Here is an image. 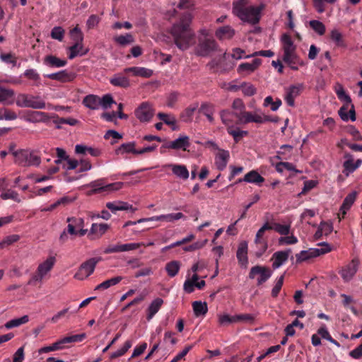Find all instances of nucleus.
I'll use <instances>...</instances> for the list:
<instances>
[{
	"label": "nucleus",
	"instance_id": "obj_1",
	"mask_svg": "<svg viewBox=\"0 0 362 362\" xmlns=\"http://www.w3.org/2000/svg\"><path fill=\"white\" fill-rule=\"evenodd\" d=\"M190 16H185L179 22L175 23L170 29L175 45L182 51L187 49L195 42V35L190 28Z\"/></svg>",
	"mask_w": 362,
	"mask_h": 362
},
{
	"label": "nucleus",
	"instance_id": "obj_2",
	"mask_svg": "<svg viewBox=\"0 0 362 362\" xmlns=\"http://www.w3.org/2000/svg\"><path fill=\"white\" fill-rule=\"evenodd\" d=\"M249 0H237L233 3V13L241 21L252 25H255L260 20V13L264 8L263 5L258 6H248Z\"/></svg>",
	"mask_w": 362,
	"mask_h": 362
},
{
	"label": "nucleus",
	"instance_id": "obj_3",
	"mask_svg": "<svg viewBox=\"0 0 362 362\" xmlns=\"http://www.w3.org/2000/svg\"><path fill=\"white\" fill-rule=\"evenodd\" d=\"M56 263L54 256H49L46 259L40 262L35 271L28 281L29 285L35 286L42 284L44 280L49 278V273Z\"/></svg>",
	"mask_w": 362,
	"mask_h": 362
},
{
	"label": "nucleus",
	"instance_id": "obj_4",
	"mask_svg": "<svg viewBox=\"0 0 362 362\" xmlns=\"http://www.w3.org/2000/svg\"><path fill=\"white\" fill-rule=\"evenodd\" d=\"M107 228H90L84 229L83 228H68L66 230H64L60 235V239L63 241L67 239V235L74 236H87L90 240H95L101 237L106 232Z\"/></svg>",
	"mask_w": 362,
	"mask_h": 362
},
{
	"label": "nucleus",
	"instance_id": "obj_5",
	"mask_svg": "<svg viewBox=\"0 0 362 362\" xmlns=\"http://www.w3.org/2000/svg\"><path fill=\"white\" fill-rule=\"evenodd\" d=\"M198 39L196 52L199 56L206 57L216 49V42L212 37H209L208 31L202 30Z\"/></svg>",
	"mask_w": 362,
	"mask_h": 362
},
{
	"label": "nucleus",
	"instance_id": "obj_6",
	"mask_svg": "<svg viewBox=\"0 0 362 362\" xmlns=\"http://www.w3.org/2000/svg\"><path fill=\"white\" fill-rule=\"evenodd\" d=\"M16 105L21 107H30L33 109H45L46 103L39 95L21 93L17 97Z\"/></svg>",
	"mask_w": 362,
	"mask_h": 362
},
{
	"label": "nucleus",
	"instance_id": "obj_7",
	"mask_svg": "<svg viewBox=\"0 0 362 362\" xmlns=\"http://www.w3.org/2000/svg\"><path fill=\"white\" fill-rule=\"evenodd\" d=\"M320 245L322 246L321 248H309L308 250H302L299 253L296 254V263L299 264L308 261L331 251V248L328 244L323 243H320Z\"/></svg>",
	"mask_w": 362,
	"mask_h": 362
},
{
	"label": "nucleus",
	"instance_id": "obj_8",
	"mask_svg": "<svg viewBox=\"0 0 362 362\" xmlns=\"http://www.w3.org/2000/svg\"><path fill=\"white\" fill-rule=\"evenodd\" d=\"M102 260L101 257H93L83 262L74 277L78 280H83L90 276L96 267V264Z\"/></svg>",
	"mask_w": 362,
	"mask_h": 362
},
{
	"label": "nucleus",
	"instance_id": "obj_9",
	"mask_svg": "<svg viewBox=\"0 0 362 362\" xmlns=\"http://www.w3.org/2000/svg\"><path fill=\"white\" fill-rule=\"evenodd\" d=\"M272 275V272L267 267L263 266L252 267L249 273V278L257 279L258 286L266 282Z\"/></svg>",
	"mask_w": 362,
	"mask_h": 362
},
{
	"label": "nucleus",
	"instance_id": "obj_10",
	"mask_svg": "<svg viewBox=\"0 0 362 362\" xmlns=\"http://www.w3.org/2000/svg\"><path fill=\"white\" fill-rule=\"evenodd\" d=\"M337 95L339 100L344 102V104L341 107L338 111V114L343 121H348V108L349 105L351 104V99L349 95H347L342 86H340L339 89L336 90Z\"/></svg>",
	"mask_w": 362,
	"mask_h": 362
},
{
	"label": "nucleus",
	"instance_id": "obj_11",
	"mask_svg": "<svg viewBox=\"0 0 362 362\" xmlns=\"http://www.w3.org/2000/svg\"><path fill=\"white\" fill-rule=\"evenodd\" d=\"M135 116L141 122H149L154 115V110L151 105L147 102H143L134 111Z\"/></svg>",
	"mask_w": 362,
	"mask_h": 362
},
{
	"label": "nucleus",
	"instance_id": "obj_12",
	"mask_svg": "<svg viewBox=\"0 0 362 362\" xmlns=\"http://www.w3.org/2000/svg\"><path fill=\"white\" fill-rule=\"evenodd\" d=\"M183 216V214L180 212L176 214H169L166 215L155 216L148 218H141L136 221H127L123 226H129L130 225H134L136 223H141L148 221H161L165 222H171L174 220H178Z\"/></svg>",
	"mask_w": 362,
	"mask_h": 362
},
{
	"label": "nucleus",
	"instance_id": "obj_13",
	"mask_svg": "<svg viewBox=\"0 0 362 362\" xmlns=\"http://www.w3.org/2000/svg\"><path fill=\"white\" fill-rule=\"evenodd\" d=\"M358 260L354 259L339 271V274L344 281L349 282L354 278L358 271Z\"/></svg>",
	"mask_w": 362,
	"mask_h": 362
},
{
	"label": "nucleus",
	"instance_id": "obj_14",
	"mask_svg": "<svg viewBox=\"0 0 362 362\" xmlns=\"http://www.w3.org/2000/svg\"><path fill=\"white\" fill-rule=\"evenodd\" d=\"M291 253V249L275 252L271 258V261L272 262V268L274 269H277L283 266L288 261Z\"/></svg>",
	"mask_w": 362,
	"mask_h": 362
},
{
	"label": "nucleus",
	"instance_id": "obj_15",
	"mask_svg": "<svg viewBox=\"0 0 362 362\" xmlns=\"http://www.w3.org/2000/svg\"><path fill=\"white\" fill-rule=\"evenodd\" d=\"M304 86L303 83H298L289 86L286 89L285 100L286 103L290 107H293L295 105V98L298 97L301 91L303 90Z\"/></svg>",
	"mask_w": 362,
	"mask_h": 362
},
{
	"label": "nucleus",
	"instance_id": "obj_16",
	"mask_svg": "<svg viewBox=\"0 0 362 362\" xmlns=\"http://www.w3.org/2000/svg\"><path fill=\"white\" fill-rule=\"evenodd\" d=\"M25 121L31 123L47 122L50 119L49 115L45 112L29 110L24 116Z\"/></svg>",
	"mask_w": 362,
	"mask_h": 362
},
{
	"label": "nucleus",
	"instance_id": "obj_17",
	"mask_svg": "<svg viewBox=\"0 0 362 362\" xmlns=\"http://www.w3.org/2000/svg\"><path fill=\"white\" fill-rule=\"evenodd\" d=\"M45 77L51 80L66 83L74 81L76 78V74L72 72H69L67 70H62L57 73L46 74L45 75Z\"/></svg>",
	"mask_w": 362,
	"mask_h": 362
},
{
	"label": "nucleus",
	"instance_id": "obj_18",
	"mask_svg": "<svg viewBox=\"0 0 362 362\" xmlns=\"http://www.w3.org/2000/svg\"><path fill=\"white\" fill-rule=\"evenodd\" d=\"M129 73H124V70L123 72L117 73L114 74L110 78V83L111 85L117 87H120L123 88H127L130 86L129 80L127 76Z\"/></svg>",
	"mask_w": 362,
	"mask_h": 362
},
{
	"label": "nucleus",
	"instance_id": "obj_19",
	"mask_svg": "<svg viewBox=\"0 0 362 362\" xmlns=\"http://www.w3.org/2000/svg\"><path fill=\"white\" fill-rule=\"evenodd\" d=\"M190 146L189 138L187 136H181L175 141H170L164 145L165 148L172 149H182L185 151Z\"/></svg>",
	"mask_w": 362,
	"mask_h": 362
},
{
	"label": "nucleus",
	"instance_id": "obj_20",
	"mask_svg": "<svg viewBox=\"0 0 362 362\" xmlns=\"http://www.w3.org/2000/svg\"><path fill=\"white\" fill-rule=\"evenodd\" d=\"M236 257L240 265L242 267L246 268L248 264L247 243L246 241L240 243L236 252Z\"/></svg>",
	"mask_w": 362,
	"mask_h": 362
},
{
	"label": "nucleus",
	"instance_id": "obj_21",
	"mask_svg": "<svg viewBox=\"0 0 362 362\" xmlns=\"http://www.w3.org/2000/svg\"><path fill=\"white\" fill-rule=\"evenodd\" d=\"M358 192L356 191H354L351 193H349L344 199L343 203L340 207L339 209V218H344L346 215L347 211L350 209L353 204L354 203L356 197H357Z\"/></svg>",
	"mask_w": 362,
	"mask_h": 362
},
{
	"label": "nucleus",
	"instance_id": "obj_22",
	"mask_svg": "<svg viewBox=\"0 0 362 362\" xmlns=\"http://www.w3.org/2000/svg\"><path fill=\"white\" fill-rule=\"evenodd\" d=\"M277 229V231L284 236L281 237L279 239V244L281 245H293L298 243V238L291 235H288L289 233V228H276Z\"/></svg>",
	"mask_w": 362,
	"mask_h": 362
},
{
	"label": "nucleus",
	"instance_id": "obj_23",
	"mask_svg": "<svg viewBox=\"0 0 362 362\" xmlns=\"http://www.w3.org/2000/svg\"><path fill=\"white\" fill-rule=\"evenodd\" d=\"M163 304V300L156 298L153 300L146 309V320L150 321L155 315L160 310Z\"/></svg>",
	"mask_w": 362,
	"mask_h": 362
},
{
	"label": "nucleus",
	"instance_id": "obj_24",
	"mask_svg": "<svg viewBox=\"0 0 362 362\" xmlns=\"http://www.w3.org/2000/svg\"><path fill=\"white\" fill-rule=\"evenodd\" d=\"M11 152L15 158V163L21 166H28V153L27 150L21 149L16 151H13V147H10Z\"/></svg>",
	"mask_w": 362,
	"mask_h": 362
},
{
	"label": "nucleus",
	"instance_id": "obj_25",
	"mask_svg": "<svg viewBox=\"0 0 362 362\" xmlns=\"http://www.w3.org/2000/svg\"><path fill=\"white\" fill-rule=\"evenodd\" d=\"M230 158L228 151L219 150V152L215 157V164L219 170H223L227 165Z\"/></svg>",
	"mask_w": 362,
	"mask_h": 362
},
{
	"label": "nucleus",
	"instance_id": "obj_26",
	"mask_svg": "<svg viewBox=\"0 0 362 362\" xmlns=\"http://www.w3.org/2000/svg\"><path fill=\"white\" fill-rule=\"evenodd\" d=\"M214 112V105L209 103H202L200 107L198 109V112L206 116L208 121L211 124L214 122V117L213 116Z\"/></svg>",
	"mask_w": 362,
	"mask_h": 362
},
{
	"label": "nucleus",
	"instance_id": "obj_27",
	"mask_svg": "<svg viewBox=\"0 0 362 362\" xmlns=\"http://www.w3.org/2000/svg\"><path fill=\"white\" fill-rule=\"evenodd\" d=\"M262 63L260 59H255L251 63L245 62L240 64L238 67V72L243 74L244 72L251 73L256 70Z\"/></svg>",
	"mask_w": 362,
	"mask_h": 362
},
{
	"label": "nucleus",
	"instance_id": "obj_28",
	"mask_svg": "<svg viewBox=\"0 0 362 362\" xmlns=\"http://www.w3.org/2000/svg\"><path fill=\"white\" fill-rule=\"evenodd\" d=\"M124 73H132L134 76L144 78H150L153 75L151 69L138 66L126 68L124 69Z\"/></svg>",
	"mask_w": 362,
	"mask_h": 362
},
{
	"label": "nucleus",
	"instance_id": "obj_29",
	"mask_svg": "<svg viewBox=\"0 0 362 362\" xmlns=\"http://www.w3.org/2000/svg\"><path fill=\"white\" fill-rule=\"evenodd\" d=\"M243 180L246 182L253 183L258 186H261L264 182V178L257 170H252L245 174L243 177Z\"/></svg>",
	"mask_w": 362,
	"mask_h": 362
},
{
	"label": "nucleus",
	"instance_id": "obj_30",
	"mask_svg": "<svg viewBox=\"0 0 362 362\" xmlns=\"http://www.w3.org/2000/svg\"><path fill=\"white\" fill-rule=\"evenodd\" d=\"M44 64L51 68H60L66 66L67 61L54 55H47L44 59Z\"/></svg>",
	"mask_w": 362,
	"mask_h": 362
},
{
	"label": "nucleus",
	"instance_id": "obj_31",
	"mask_svg": "<svg viewBox=\"0 0 362 362\" xmlns=\"http://www.w3.org/2000/svg\"><path fill=\"white\" fill-rule=\"evenodd\" d=\"M235 35V30L229 25L219 28L216 31V36L220 40H229Z\"/></svg>",
	"mask_w": 362,
	"mask_h": 362
},
{
	"label": "nucleus",
	"instance_id": "obj_32",
	"mask_svg": "<svg viewBox=\"0 0 362 362\" xmlns=\"http://www.w3.org/2000/svg\"><path fill=\"white\" fill-rule=\"evenodd\" d=\"M14 91L0 86V103L11 105L13 103Z\"/></svg>",
	"mask_w": 362,
	"mask_h": 362
},
{
	"label": "nucleus",
	"instance_id": "obj_33",
	"mask_svg": "<svg viewBox=\"0 0 362 362\" xmlns=\"http://www.w3.org/2000/svg\"><path fill=\"white\" fill-rule=\"evenodd\" d=\"M198 103H195L185 108L180 114V119L185 122H190L194 112L198 109Z\"/></svg>",
	"mask_w": 362,
	"mask_h": 362
},
{
	"label": "nucleus",
	"instance_id": "obj_34",
	"mask_svg": "<svg viewBox=\"0 0 362 362\" xmlns=\"http://www.w3.org/2000/svg\"><path fill=\"white\" fill-rule=\"evenodd\" d=\"M172 169L173 173L178 177L187 180L189 177V171L185 165L178 164H170L168 165Z\"/></svg>",
	"mask_w": 362,
	"mask_h": 362
},
{
	"label": "nucleus",
	"instance_id": "obj_35",
	"mask_svg": "<svg viewBox=\"0 0 362 362\" xmlns=\"http://www.w3.org/2000/svg\"><path fill=\"white\" fill-rule=\"evenodd\" d=\"M106 207L112 213L116 214L118 211H125L132 209V205L123 202H107Z\"/></svg>",
	"mask_w": 362,
	"mask_h": 362
},
{
	"label": "nucleus",
	"instance_id": "obj_36",
	"mask_svg": "<svg viewBox=\"0 0 362 362\" xmlns=\"http://www.w3.org/2000/svg\"><path fill=\"white\" fill-rule=\"evenodd\" d=\"M100 103V97L95 95H86L83 100V104L91 110L98 109Z\"/></svg>",
	"mask_w": 362,
	"mask_h": 362
},
{
	"label": "nucleus",
	"instance_id": "obj_37",
	"mask_svg": "<svg viewBox=\"0 0 362 362\" xmlns=\"http://www.w3.org/2000/svg\"><path fill=\"white\" fill-rule=\"evenodd\" d=\"M283 61L286 64H299L300 66H303V62L297 55L296 51L284 52L283 56Z\"/></svg>",
	"mask_w": 362,
	"mask_h": 362
},
{
	"label": "nucleus",
	"instance_id": "obj_38",
	"mask_svg": "<svg viewBox=\"0 0 362 362\" xmlns=\"http://www.w3.org/2000/svg\"><path fill=\"white\" fill-rule=\"evenodd\" d=\"M237 124H248L253 122L254 115L252 112L244 111L243 112H235Z\"/></svg>",
	"mask_w": 362,
	"mask_h": 362
},
{
	"label": "nucleus",
	"instance_id": "obj_39",
	"mask_svg": "<svg viewBox=\"0 0 362 362\" xmlns=\"http://www.w3.org/2000/svg\"><path fill=\"white\" fill-rule=\"evenodd\" d=\"M220 117L222 122L228 127L229 126H233V120L234 117H235V114L234 111H230L229 110H223L220 112Z\"/></svg>",
	"mask_w": 362,
	"mask_h": 362
},
{
	"label": "nucleus",
	"instance_id": "obj_40",
	"mask_svg": "<svg viewBox=\"0 0 362 362\" xmlns=\"http://www.w3.org/2000/svg\"><path fill=\"white\" fill-rule=\"evenodd\" d=\"M193 311L196 317L204 316L208 311L206 302L194 301L192 303Z\"/></svg>",
	"mask_w": 362,
	"mask_h": 362
},
{
	"label": "nucleus",
	"instance_id": "obj_41",
	"mask_svg": "<svg viewBox=\"0 0 362 362\" xmlns=\"http://www.w3.org/2000/svg\"><path fill=\"white\" fill-rule=\"evenodd\" d=\"M123 279V277L121 276H115L113 278H111L110 279L105 280L101 284H98L95 287V290H105L109 288L111 286H115L118 284Z\"/></svg>",
	"mask_w": 362,
	"mask_h": 362
},
{
	"label": "nucleus",
	"instance_id": "obj_42",
	"mask_svg": "<svg viewBox=\"0 0 362 362\" xmlns=\"http://www.w3.org/2000/svg\"><path fill=\"white\" fill-rule=\"evenodd\" d=\"M281 42L284 53L296 50V46L289 35L284 34L281 37Z\"/></svg>",
	"mask_w": 362,
	"mask_h": 362
},
{
	"label": "nucleus",
	"instance_id": "obj_43",
	"mask_svg": "<svg viewBox=\"0 0 362 362\" xmlns=\"http://www.w3.org/2000/svg\"><path fill=\"white\" fill-rule=\"evenodd\" d=\"M227 132L233 136L235 143H238L243 136H246L248 134L247 131L240 130L238 128L235 129L233 126L227 127Z\"/></svg>",
	"mask_w": 362,
	"mask_h": 362
},
{
	"label": "nucleus",
	"instance_id": "obj_44",
	"mask_svg": "<svg viewBox=\"0 0 362 362\" xmlns=\"http://www.w3.org/2000/svg\"><path fill=\"white\" fill-rule=\"evenodd\" d=\"M114 41L122 47H125L128 45L134 42V37L131 33H126L114 37Z\"/></svg>",
	"mask_w": 362,
	"mask_h": 362
},
{
	"label": "nucleus",
	"instance_id": "obj_45",
	"mask_svg": "<svg viewBox=\"0 0 362 362\" xmlns=\"http://www.w3.org/2000/svg\"><path fill=\"white\" fill-rule=\"evenodd\" d=\"M64 340L63 339L53 343L52 344L47 346H44L40 348L38 350L39 354H45V353H49L51 351H58L64 349Z\"/></svg>",
	"mask_w": 362,
	"mask_h": 362
},
{
	"label": "nucleus",
	"instance_id": "obj_46",
	"mask_svg": "<svg viewBox=\"0 0 362 362\" xmlns=\"http://www.w3.org/2000/svg\"><path fill=\"white\" fill-rule=\"evenodd\" d=\"M29 321V317L28 315H23L21 317L19 318H15L12 319L9 321H8L5 325L4 327L8 329H12L14 327H18L23 324L27 323Z\"/></svg>",
	"mask_w": 362,
	"mask_h": 362
},
{
	"label": "nucleus",
	"instance_id": "obj_47",
	"mask_svg": "<svg viewBox=\"0 0 362 362\" xmlns=\"http://www.w3.org/2000/svg\"><path fill=\"white\" fill-rule=\"evenodd\" d=\"M132 341H130V340L126 341L125 343L124 344V345L121 348L118 349L117 351L112 352L110 354V358L114 359V358L122 356L132 347Z\"/></svg>",
	"mask_w": 362,
	"mask_h": 362
},
{
	"label": "nucleus",
	"instance_id": "obj_48",
	"mask_svg": "<svg viewBox=\"0 0 362 362\" xmlns=\"http://www.w3.org/2000/svg\"><path fill=\"white\" fill-rule=\"evenodd\" d=\"M180 268V264L178 261H171L165 266V270L170 277H174L177 274Z\"/></svg>",
	"mask_w": 362,
	"mask_h": 362
},
{
	"label": "nucleus",
	"instance_id": "obj_49",
	"mask_svg": "<svg viewBox=\"0 0 362 362\" xmlns=\"http://www.w3.org/2000/svg\"><path fill=\"white\" fill-rule=\"evenodd\" d=\"M158 117L165 124L170 126L173 131L177 129L176 119L173 116L167 115L163 112H159L158 114Z\"/></svg>",
	"mask_w": 362,
	"mask_h": 362
},
{
	"label": "nucleus",
	"instance_id": "obj_50",
	"mask_svg": "<svg viewBox=\"0 0 362 362\" xmlns=\"http://www.w3.org/2000/svg\"><path fill=\"white\" fill-rule=\"evenodd\" d=\"M330 38L339 47H345V43L341 33L337 29L332 30L330 33Z\"/></svg>",
	"mask_w": 362,
	"mask_h": 362
},
{
	"label": "nucleus",
	"instance_id": "obj_51",
	"mask_svg": "<svg viewBox=\"0 0 362 362\" xmlns=\"http://www.w3.org/2000/svg\"><path fill=\"white\" fill-rule=\"evenodd\" d=\"M70 34L73 40L75 42V44L82 45L83 35L78 25L70 31Z\"/></svg>",
	"mask_w": 362,
	"mask_h": 362
},
{
	"label": "nucleus",
	"instance_id": "obj_52",
	"mask_svg": "<svg viewBox=\"0 0 362 362\" xmlns=\"http://www.w3.org/2000/svg\"><path fill=\"white\" fill-rule=\"evenodd\" d=\"M117 151L122 153H132L134 154H139V151L135 149V144L134 142L122 144L118 148Z\"/></svg>",
	"mask_w": 362,
	"mask_h": 362
},
{
	"label": "nucleus",
	"instance_id": "obj_53",
	"mask_svg": "<svg viewBox=\"0 0 362 362\" xmlns=\"http://www.w3.org/2000/svg\"><path fill=\"white\" fill-rule=\"evenodd\" d=\"M309 23L311 28L314 30L320 35H322L325 34V26L322 22L317 20H313L310 21Z\"/></svg>",
	"mask_w": 362,
	"mask_h": 362
},
{
	"label": "nucleus",
	"instance_id": "obj_54",
	"mask_svg": "<svg viewBox=\"0 0 362 362\" xmlns=\"http://www.w3.org/2000/svg\"><path fill=\"white\" fill-rule=\"evenodd\" d=\"M281 103H282L280 99H276V101H274L272 96L266 97L264 100V105L265 107L271 105V110L272 111L277 110L279 107L281 106Z\"/></svg>",
	"mask_w": 362,
	"mask_h": 362
},
{
	"label": "nucleus",
	"instance_id": "obj_55",
	"mask_svg": "<svg viewBox=\"0 0 362 362\" xmlns=\"http://www.w3.org/2000/svg\"><path fill=\"white\" fill-rule=\"evenodd\" d=\"M346 158L348 159L344 162L343 166L344 168V171H346V175H349V173H353L356 170V168L354 166V160L352 156L347 153L345 156Z\"/></svg>",
	"mask_w": 362,
	"mask_h": 362
},
{
	"label": "nucleus",
	"instance_id": "obj_56",
	"mask_svg": "<svg viewBox=\"0 0 362 362\" xmlns=\"http://www.w3.org/2000/svg\"><path fill=\"white\" fill-rule=\"evenodd\" d=\"M276 170L279 173H282L284 170H286L288 171L298 172L295 166L292 163L288 162H279L276 163Z\"/></svg>",
	"mask_w": 362,
	"mask_h": 362
},
{
	"label": "nucleus",
	"instance_id": "obj_57",
	"mask_svg": "<svg viewBox=\"0 0 362 362\" xmlns=\"http://www.w3.org/2000/svg\"><path fill=\"white\" fill-rule=\"evenodd\" d=\"M89 186L93 188L92 193H99L104 192L105 180L103 179L91 182Z\"/></svg>",
	"mask_w": 362,
	"mask_h": 362
},
{
	"label": "nucleus",
	"instance_id": "obj_58",
	"mask_svg": "<svg viewBox=\"0 0 362 362\" xmlns=\"http://www.w3.org/2000/svg\"><path fill=\"white\" fill-rule=\"evenodd\" d=\"M346 132L352 136L354 141H362V135L359 131L353 125H348L345 128Z\"/></svg>",
	"mask_w": 362,
	"mask_h": 362
},
{
	"label": "nucleus",
	"instance_id": "obj_59",
	"mask_svg": "<svg viewBox=\"0 0 362 362\" xmlns=\"http://www.w3.org/2000/svg\"><path fill=\"white\" fill-rule=\"evenodd\" d=\"M284 275H281L275 280L274 286L272 290V296L273 297H276L279 293L281 288L284 284Z\"/></svg>",
	"mask_w": 362,
	"mask_h": 362
},
{
	"label": "nucleus",
	"instance_id": "obj_60",
	"mask_svg": "<svg viewBox=\"0 0 362 362\" xmlns=\"http://www.w3.org/2000/svg\"><path fill=\"white\" fill-rule=\"evenodd\" d=\"M64 33V30L62 27L56 26L52 28L50 36L52 39L62 41Z\"/></svg>",
	"mask_w": 362,
	"mask_h": 362
},
{
	"label": "nucleus",
	"instance_id": "obj_61",
	"mask_svg": "<svg viewBox=\"0 0 362 362\" xmlns=\"http://www.w3.org/2000/svg\"><path fill=\"white\" fill-rule=\"evenodd\" d=\"M0 59L2 62L6 64H11L13 66H16L17 64V58L12 53H2L0 54Z\"/></svg>",
	"mask_w": 362,
	"mask_h": 362
},
{
	"label": "nucleus",
	"instance_id": "obj_62",
	"mask_svg": "<svg viewBox=\"0 0 362 362\" xmlns=\"http://www.w3.org/2000/svg\"><path fill=\"white\" fill-rule=\"evenodd\" d=\"M0 197L2 199L4 200L11 199L17 202H21V199L18 197V194L16 192L11 189H8L7 191L2 192Z\"/></svg>",
	"mask_w": 362,
	"mask_h": 362
},
{
	"label": "nucleus",
	"instance_id": "obj_63",
	"mask_svg": "<svg viewBox=\"0 0 362 362\" xmlns=\"http://www.w3.org/2000/svg\"><path fill=\"white\" fill-rule=\"evenodd\" d=\"M100 105L104 109H107L112 104L115 103L112 96L110 94L104 95L102 98H100Z\"/></svg>",
	"mask_w": 362,
	"mask_h": 362
},
{
	"label": "nucleus",
	"instance_id": "obj_64",
	"mask_svg": "<svg viewBox=\"0 0 362 362\" xmlns=\"http://www.w3.org/2000/svg\"><path fill=\"white\" fill-rule=\"evenodd\" d=\"M23 76L26 77L28 79L37 81L39 82L40 81V74L37 73V71L34 69H30L25 71L23 73Z\"/></svg>",
	"mask_w": 362,
	"mask_h": 362
}]
</instances>
